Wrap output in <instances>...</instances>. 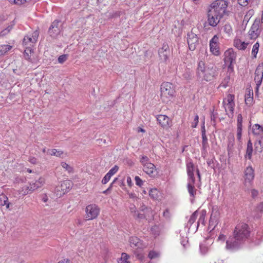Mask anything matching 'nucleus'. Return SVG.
Listing matches in <instances>:
<instances>
[{
	"instance_id": "nucleus-4",
	"label": "nucleus",
	"mask_w": 263,
	"mask_h": 263,
	"mask_svg": "<svg viewBox=\"0 0 263 263\" xmlns=\"http://www.w3.org/2000/svg\"><path fill=\"white\" fill-rule=\"evenodd\" d=\"M234 100V96L229 94L223 101V106L225 108L227 114L230 118H232L233 116L235 106Z\"/></svg>"
},
{
	"instance_id": "nucleus-61",
	"label": "nucleus",
	"mask_w": 263,
	"mask_h": 263,
	"mask_svg": "<svg viewBox=\"0 0 263 263\" xmlns=\"http://www.w3.org/2000/svg\"><path fill=\"white\" fill-rule=\"evenodd\" d=\"M148 158L146 156H143L141 160H140V161L143 164V165H144V163H145V162H148Z\"/></svg>"
},
{
	"instance_id": "nucleus-48",
	"label": "nucleus",
	"mask_w": 263,
	"mask_h": 263,
	"mask_svg": "<svg viewBox=\"0 0 263 263\" xmlns=\"http://www.w3.org/2000/svg\"><path fill=\"white\" fill-rule=\"evenodd\" d=\"M135 180L137 185L141 186L143 185V181L139 176H136Z\"/></svg>"
},
{
	"instance_id": "nucleus-42",
	"label": "nucleus",
	"mask_w": 263,
	"mask_h": 263,
	"mask_svg": "<svg viewBox=\"0 0 263 263\" xmlns=\"http://www.w3.org/2000/svg\"><path fill=\"white\" fill-rule=\"evenodd\" d=\"M22 192L23 195H27L32 192V189L30 187V185L25 186L22 188Z\"/></svg>"
},
{
	"instance_id": "nucleus-57",
	"label": "nucleus",
	"mask_w": 263,
	"mask_h": 263,
	"mask_svg": "<svg viewBox=\"0 0 263 263\" xmlns=\"http://www.w3.org/2000/svg\"><path fill=\"white\" fill-rule=\"evenodd\" d=\"M241 134H242V129H237V139L239 142H240L241 140Z\"/></svg>"
},
{
	"instance_id": "nucleus-53",
	"label": "nucleus",
	"mask_w": 263,
	"mask_h": 263,
	"mask_svg": "<svg viewBox=\"0 0 263 263\" xmlns=\"http://www.w3.org/2000/svg\"><path fill=\"white\" fill-rule=\"evenodd\" d=\"M200 250L202 254H204L208 252V247H206L205 246L200 245Z\"/></svg>"
},
{
	"instance_id": "nucleus-47",
	"label": "nucleus",
	"mask_w": 263,
	"mask_h": 263,
	"mask_svg": "<svg viewBox=\"0 0 263 263\" xmlns=\"http://www.w3.org/2000/svg\"><path fill=\"white\" fill-rule=\"evenodd\" d=\"M151 231L155 235H158L159 234V228L157 226L152 227Z\"/></svg>"
},
{
	"instance_id": "nucleus-41",
	"label": "nucleus",
	"mask_w": 263,
	"mask_h": 263,
	"mask_svg": "<svg viewBox=\"0 0 263 263\" xmlns=\"http://www.w3.org/2000/svg\"><path fill=\"white\" fill-rule=\"evenodd\" d=\"M8 198L5 195H2L0 197V205L4 206L8 202Z\"/></svg>"
},
{
	"instance_id": "nucleus-2",
	"label": "nucleus",
	"mask_w": 263,
	"mask_h": 263,
	"mask_svg": "<svg viewBox=\"0 0 263 263\" xmlns=\"http://www.w3.org/2000/svg\"><path fill=\"white\" fill-rule=\"evenodd\" d=\"M250 233L248 224L245 223L238 224L235 227L233 236L230 237L227 240V249L232 251L239 248L243 242L249 237Z\"/></svg>"
},
{
	"instance_id": "nucleus-7",
	"label": "nucleus",
	"mask_w": 263,
	"mask_h": 263,
	"mask_svg": "<svg viewBox=\"0 0 263 263\" xmlns=\"http://www.w3.org/2000/svg\"><path fill=\"white\" fill-rule=\"evenodd\" d=\"M224 62L225 65L228 66L229 69L233 68V64L235 62L236 53L231 48L227 50L224 53Z\"/></svg>"
},
{
	"instance_id": "nucleus-34",
	"label": "nucleus",
	"mask_w": 263,
	"mask_h": 263,
	"mask_svg": "<svg viewBox=\"0 0 263 263\" xmlns=\"http://www.w3.org/2000/svg\"><path fill=\"white\" fill-rule=\"evenodd\" d=\"M62 167L64 168L66 171L68 172L69 173H72L73 172V169L72 167L67 164L66 162H61Z\"/></svg>"
},
{
	"instance_id": "nucleus-58",
	"label": "nucleus",
	"mask_w": 263,
	"mask_h": 263,
	"mask_svg": "<svg viewBox=\"0 0 263 263\" xmlns=\"http://www.w3.org/2000/svg\"><path fill=\"white\" fill-rule=\"evenodd\" d=\"M134 217L136 218H143V214L139 213L137 211H135V214H134Z\"/></svg>"
},
{
	"instance_id": "nucleus-5",
	"label": "nucleus",
	"mask_w": 263,
	"mask_h": 263,
	"mask_svg": "<svg viewBox=\"0 0 263 263\" xmlns=\"http://www.w3.org/2000/svg\"><path fill=\"white\" fill-rule=\"evenodd\" d=\"M175 92L173 85L168 82H164L161 86V97L170 98L173 97Z\"/></svg>"
},
{
	"instance_id": "nucleus-17",
	"label": "nucleus",
	"mask_w": 263,
	"mask_h": 263,
	"mask_svg": "<svg viewBox=\"0 0 263 263\" xmlns=\"http://www.w3.org/2000/svg\"><path fill=\"white\" fill-rule=\"evenodd\" d=\"M195 180H187V189L188 192L191 197V200L193 201L194 200L196 193H197V189H195L194 184H195Z\"/></svg>"
},
{
	"instance_id": "nucleus-40",
	"label": "nucleus",
	"mask_w": 263,
	"mask_h": 263,
	"mask_svg": "<svg viewBox=\"0 0 263 263\" xmlns=\"http://www.w3.org/2000/svg\"><path fill=\"white\" fill-rule=\"evenodd\" d=\"M12 29V26H8L7 28L0 32V38L8 34Z\"/></svg>"
},
{
	"instance_id": "nucleus-9",
	"label": "nucleus",
	"mask_w": 263,
	"mask_h": 263,
	"mask_svg": "<svg viewBox=\"0 0 263 263\" xmlns=\"http://www.w3.org/2000/svg\"><path fill=\"white\" fill-rule=\"evenodd\" d=\"M263 79V64H259L255 71L254 81L256 83V91H258Z\"/></svg>"
},
{
	"instance_id": "nucleus-45",
	"label": "nucleus",
	"mask_w": 263,
	"mask_h": 263,
	"mask_svg": "<svg viewBox=\"0 0 263 263\" xmlns=\"http://www.w3.org/2000/svg\"><path fill=\"white\" fill-rule=\"evenodd\" d=\"M39 31L35 30V31L33 32V33L32 34V36L31 37L32 38V43H34L36 42L37 38L39 37Z\"/></svg>"
},
{
	"instance_id": "nucleus-26",
	"label": "nucleus",
	"mask_w": 263,
	"mask_h": 263,
	"mask_svg": "<svg viewBox=\"0 0 263 263\" xmlns=\"http://www.w3.org/2000/svg\"><path fill=\"white\" fill-rule=\"evenodd\" d=\"M255 212L256 213L255 216L257 218H260L263 214V202L259 203L256 207Z\"/></svg>"
},
{
	"instance_id": "nucleus-36",
	"label": "nucleus",
	"mask_w": 263,
	"mask_h": 263,
	"mask_svg": "<svg viewBox=\"0 0 263 263\" xmlns=\"http://www.w3.org/2000/svg\"><path fill=\"white\" fill-rule=\"evenodd\" d=\"M259 44L258 43H256L253 46L252 54L254 58H256V55L258 52Z\"/></svg>"
},
{
	"instance_id": "nucleus-25",
	"label": "nucleus",
	"mask_w": 263,
	"mask_h": 263,
	"mask_svg": "<svg viewBox=\"0 0 263 263\" xmlns=\"http://www.w3.org/2000/svg\"><path fill=\"white\" fill-rule=\"evenodd\" d=\"M234 137L233 135H229L228 137V147L227 150L229 152L232 151L234 145Z\"/></svg>"
},
{
	"instance_id": "nucleus-19",
	"label": "nucleus",
	"mask_w": 263,
	"mask_h": 263,
	"mask_svg": "<svg viewBox=\"0 0 263 263\" xmlns=\"http://www.w3.org/2000/svg\"><path fill=\"white\" fill-rule=\"evenodd\" d=\"M129 242L130 247L133 248L138 249L142 248L143 247V245L141 241H140V239L137 237L133 236L130 237Z\"/></svg>"
},
{
	"instance_id": "nucleus-49",
	"label": "nucleus",
	"mask_w": 263,
	"mask_h": 263,
	"mask_svg": "<svg viewBox=\"0 0 263 263\" xmlns=\"http://www.w3.org/2000/svg\"><path fill=\"white\" fill-rule=\"evenodd\" d=\"M111 177V176L110 175L107 173L103 178L102 180V183L104 184H106L110 180Z\"/></svg>"
},
{
	"instance_id": "nucleus-10",
	"label": "nucleus",
	"mask_w": 263,
	"mask_h": 263,
	"mask_svg": "<svg viewBox=\"0 0 263 263\" xmlns=\"http://www.w3.org/2000/svg\"><path fill=\"white\" fill-rule=\"evenodd\" d=\"M59 24V21L55 20L50 26L48 33L51 37L55 38L60 34L61 28Z\"/></svg>"
},
{
	"instance_id": "nucleus-3",
	"label": "nucleus",
	"mask_w": 263,
	"mask_h": 263,
	"mask_svg": "<svg viewBox=\"0 0 263 263\" xmlns=\"http://www.w3.org/2000/svg\"><path fill=\"white\" fill-rule=\"evenodd\" d=\"M196 73L198 78L201 81H214L218 76L216 67L212 65H205L204 61L202 60L198 62Z\"/></svg>"
},
{
	"instance_id": "nucleus-22",
	"label": "nucleus",
	"mask_w": 263,
	"mask_h": 263,
	"mask_svg": "<svg viewBox=\"0 0 263 263\" xmlns=\"http://www.w3.org/2000/svg\"><path fill=\"white\" fill-rule=\"evenodd\" d=\"M60 187L61 190L63 191L64 193L68 192L72 186V182L69 180H66L61 182Z\"/></svg>"
},
{
	"instance_id": "nucleus-33",
	"label": "nucleus",
	"mask_w": 263,
	"mask_h": 263,
	"mask_svg": "<svg viewBox=\"0 0 263 263\" xmlns=\"http://www.w3.org/2000/svg\"><path fill=\"white\" fill-rule=\"evenodd\" d=\"M128 255L125 253H122L121 254V257L119 259H118V263H130L129 261H127V260L128 258Z\"/></svg>"
},
{
	"instance_id": "nucleus-38",
	"label": "nucleus",
	"mask_w": 263,
	"mask_h": 263,
	"mask_svg": "<svg viewBox=\"0 0 263 263\" xmlns=\"http://www.w3.org/2000/svg\"><path fill=\"white\" fill-rule=\"evenodd\" d=\"M61 187H60V185H59L57 186L54 189V192L57 197H61L62 195H64L65 193L63 191L61 190Z\"/></svg>"
},
{
	"instance_id": "nucleus-35",
	"label": "nucleus",
	"mask_w": 263,
	"mask_h": 263,
	"mask_svg": "<svg viewBox=\"0 0 263 263\" xmlns=\"http://www.w3.org/2000/svg\"><path fill=\"white\" fill-rule=\"evenodd\" d=\"M158 191L156 189H151L149 192V195L150 197L153 199H157L158 197Z\"/></svg>"
},
{
	"instance_id": "nucleus-6",
	"label": "nucleus",
	"mask_w": 263,
	"mask_h": 263,
	"mask_svg": "<svg viewBox=\"0 0 263 263\" xmlns=\"http://www.w3.org/2000/svg\"><path fill=\"white\" fill-rule=\"evenodd\" d=\"M85 212L87 220H93L98 217L100 212V209L96 204H91L86 207Z\"/></svg>"
},
{
	"instance_id": "nucleus-24",
	"label": "nucleus",
	"mask_w": 263,
	"mask_h": 263,
	"mask_svg": "<svg viewBox=\"0 0 263 263\" xmlns=\"http://www.w3.org/2000/svg\"><path fill=\"white\" fill-rule=\"evenodd\" d=\"M252 133L256 137L263 134V127L258 124H254L252 127Z\"/></svg>"
},
{
	"instance_id": "nucleus-27",
	"label": "nucleus",
	"mask_w": 263,
	"mask_h": 263,
	"mask_svg": "<svg viewBox=\"0 0 263 263\" xmlns=\"http://www.w3.org/2000/svg\"><path fill=\"white\" fill-rule=\"evenodd\" d=\"M234 44L236 47L240 50H244L246 48L248 43L245 42H241L240 40H237L235 41Z\"/></svg>"
},
{
	"instance_id": "nucleus-23",
	"label": "nucleus",
	"mask_w": 263,
	"mask_h": 263,
	"mask_svg": "<svg viewBox=\"0 0 263 263\" xmlns=\"http://www.w3.org/2000/svg\"><path fill=\"white\" fill-rule=\"evenodd\" d=\"M253 151V150L252 143L250 140H249L247 143L246 153L245 155V158L246 159L251 160L252 158Z\"/></svg>"
},
{
	"instance_id": "nucleus-60",
	"label": "nucleus",
	"mask_w": 263,
	"mask_h": 263,
	"mask_svg": "<svg viewBox=\"0 0 263 263\" xmlns=\"http://www.w3.org/2000/svg\"><path fill=\"white\" fill-rule=\"evenodd\" d=\"M183 77L185 78L186 79H191L192 77V75L191 74L190 72L186 71L185 73H184L183 75Z\"/></svg>"
},
{
	"instance_id": "nucleus-55",
	"label": "nucleus",
	"mask_w": 263,
	"mask_h": 263,
	"mask_svg": "<svg viewBox=\"0 0 263 263\" xmlns=\"http://www.w3.org/2000/svg\"><path fill=\"white\" fill-rule=\"evenodd\" d=\"M238 3L242 6H246L248 4L249 0H237Z\"/></svg>"
},
{
	"instance_id": "nucleus-28",
	"label": "nucleus",
	"mask_w": 263,
	"mask_h": 263,
	"mask_svg": "<svg viewBox=\"0 0 263 263\" xmlns=\"http://www.w3.org/2000/svg\"><path fill=\"white\" fill-rule=\"evenodd\" d=\"M248 93L245 96V102L248 105H250L253 101V91L250 90L248 91Z\"/></svg>"
},
{
	"instance_id": "nucleus-44",
	"label": "nucleus",
	"mask_w": 263,
	"mask_h": 263,
	"mask_svg": "<svg viewBox=\"0 0 263 263\" xmlns=\"http://www.w3.org/2000/svg\"><path fill=\"white\" fill-rule=\"evenodd\" d=\"M68 58L67 54H63L60 55L58 59V62L60 64H62L65 62Z\"/></svg>"
},
{
	"instance_id": "nucleus-63",
	"label": "nucleus",
	"mask_w": 263,
	"mask_h": 263,
	"mask_svg": "<svg viewBox=\"0 0 263 263\" xmlns=\"http://www.w3.org/2000/svg\"><path fill=\"white\" fill-rule=\"evenodd\" d=\"M29 161L32 164H36L37 163V160L34 157L29 158Z\"/></svg>"
},
{
	"instance_id": "nucleus-21",
	"label": "nucleus",
	"mask_w": 263,
	"mask_h": 263,
	"mask_svg": "<svg viewBox=\"0 0 263 263\" xmlns=\"http://www.w3.org/2000/svg\"><path fill=\"white\" fill-rule=\"evenodd\" d=\"M155 166L151 162H145L144 163L143 170L147 174L152 175L155 171Z\"/></svg>"
},
{
	"instance_id": "nucleus-43",
	"label": "nucleus",
	"mask_w": 263,
	"mask_h": 263,
	"mask_svg": "<svg viewBox=\"0 0 263 263\" xmlns=\"http://www.w3.org/2000/svg\"><path fill=\"white\" fill-rule=\"evenodd\" d=\"M32 37L29 36H25L24 37L23 44L24 46H27L28 43H32Z\"/></svg>"
},
{
	"instance_id": "nucleus-59",
	"label": "nucleus",
	"mask_w": 263,
	"mask_h": 263,
	"mask_svg": "<svg viewBox=\"0 0 263 263\" xmlns=\"http://www.w3.org/2000/svg\"><path fill=\"white\" fill-rule=\"evenodd\" d=\"M230 80V77L229 76H227L224 80V82L222 83V86L224 87H226L227 85V83L229 82Z\"/></svg>"
},
{
	"instance_id": "nucleus-31",
	"label": "nucleus",
	"mask_w": 263,
	"mask_h": 263,
	"mask_svg": "<svg viewBox=\"0 0 263 263\" xmlns=\"http://www.w3.org/2000/svg\"><path fill=\"white\" fill-rule=\"evenodd\" d=\"M254 11L253 9H250L247 11L246 15L244 16L243 23H245V22H246V23H247L250 18L254 15Z\"/></svg>"
},
{
	"instance_id": "nucleus-16",
	"label": "nucleus",
	"mask_w": 263,
	"mask_h": 263,
	"mask_svg": "<svg viewBox=\"0 0 263 263\" xmlns=\"http://www.w3.org/2000/svg\"><path fill=\"white\" fill-rule=\"evenodd\" d=\"M202 135V154H206L207 153V149L209 147L208 138L205 134V129L204 125H203L202 127L201 130Z\"/></svg>"
},
{
	"instance_id": "nucleus-32",
	"label": "nucleus",
	"mask_w": 263,
	"mask_h": 263,
	"mask_svg": "<svg viewBox=\"0 0 263 263\" xmlns=\"http://www.w3.org/2000/svg\"><path fill=\"white\" fill-rule=\"evenodd\" d=\"M255 149L259 152H261L263 149V142L258 140L256 138V141L254 143Z\"/></svg>"
},
{
	"instance_id": "nucleus-54",
	"label": "nucleus",
	"mask_w": 263,
	"mask_h": 263,
	"mask_svg": "<svg viewBox=\"0 0 263 263\" xmlns=\"http://www.w3.org/2000/svg\"><path fill=\"white\" fill-rule=\"evenodd\" d=\"M199 117L198 115H196L194 120V122L192 123V127L195 128L197 126L198 123Z\"/></svg>"
},
{
	"instance_id": "nucleus-46",
	"label": "nucleus",
	"mask_w": 263,
	"mask_h": 263,
	"mask_svg": "<svg viewBox=\"0 0 263 263\" xmlns=\"http://www.w3.org/2000/svg\"><path fill=\"white\" fill-rule=\"evenodd\" d=\"M119 167L117 165H115L112 168H111L109 172L107 173L109 175L112 176L115 173L117 172L118 171Z\"/></svg>"
},
{
	"instance_id": "nucleus-1",
	"label": "nucleus",
	"mask_w": 263,
	"mask_h": 263,
	"mask_svg": "<svg viewBox=\"0 0 263 263\" xmlns=\"http://www.w3.org/2000/svg\"><path fill=\"white\" fill-rule=\"evenodd\" d=\"M229 3L225 0H216L210 6L208 12V23L213 27H216L224 15H228Z\"/></svg>"
},
{
	"instance_id": "nucleus-30",
	"label": "nucleus",
	"mask_w": 263,
	"mask_h": 263,
	"mask_svg": "<svg viewBox=\"0 0 263 263\" xmlns=\"http://www.w3.org/2000/svg\"><path fill=\"white\" fill-rule=\"evenodd\" d=\"M48 152L52 156L61 157L63 154V152L61 151H58L56 149H48Z\"/></svg>"
},
{
	"instance_id": "nucleus-13",
	"label": "nucleus",
	"mask_w": 263,
	"mask_h": 263,
	"mask_svg": "<svg viewBox=\"0 0 263 263\" xmlns=\"http://www.w3.org/2000/svg\"><path fill=\"white\" fill-rule=\"evenodd\" d=\"M170 50L167 43H163L162 47L159 50V55L160 59L166 62L170 55Z\"/></svg>"
},
{
	"instance_id": "nucleus-29",
	"label": "nucleus",
	"mask_w": 263,
	"mask_h": 263,
	"mask_svg": "<svg viewBox=\"0 0 263 263\" xmlns=\"http://www.w3.org/2000/svg\"><path fill=\"white\" fill-rule=\"evenodd\" d=\"M12 48L11 46L8 45H0V57L4 55Z\"/></svg>"
},
{
	"instance_id": "nucleus-50",
	"label": "nucleus",
	"mask_w": 263,
	"mask_h": 263,
	"mask_svg": "<svg viewBox=\"0 0 263 263\" xmlns=\"http://www.w3.org/2000/svg\"><path fill=\"white\" fill-rule=\"evenodd\" d=\"M31 0H15V4L17 5H24L26 3H30Z\"/></svg>"
},
{
	"instance_id": "nucleus-18",
	"label": "nucleus",
	"mask_w": 263,
	"mask_h": 263,
	"mask_svg": "<svg viewBox=\"0 0 263 263\" xmlns=\"http://www.w3.org/2000/svg\"><path fill=\"white\" fill-rule=\"evenodd\" d=\"M186 170L188 176L187 180H195L194 172L196 171V169L192 162L189 161L186 163Z\"/></svg>"
},
{
	"instance_id": "nucleus-51",
	"label": "nucleus",
	"mask_w": 263,
	"mask_h": 263,
	"mask_svg": "<svg viewBox=\"0 0 263 263\" xmlns=\"http://www.w3.org/2000/svg\"><path fill=\"white\" fill-rule=\"evenodd\" d=\"M36 184H38L37 186H39V188L41 187L45 183V179L43 178H40L37 180H36L35 182Z\"/></svg>"
},
{
	"instance_id": "nucleus-52",
	"label": "nucleus",
	"mask_w": 263,
	"mask_h": 263,
	"mask_svg": "<svg viewBox=\"0 0 263 263\" xmlns=\"http://www.w3.org/2000/svg\"><path fill=\"white\" fill-rule=\"evenodd\" d=\"M158 256V254L155 251H151L149 252L148 257L151 259H153V258H155L157 257Z\"/></svg>"
},
{
	"instance_id": "nucleus-12",
	"label": "nucleus",
	"mask_w": 263,
	"mask_h": 263,
	"mask_svg": "<svg viewBox=\"0 0 263 263\" xmlns=\"http://www.w3.org/2000/svg\"><path fill=\"white\" fill-rule=\"evenodd\" d=\"M187 36L189 48L191 50L193 51L196 49V46L198 44V37L196 34L193 32L189 33L187 34Z\"/></svg>"
},
{
	"instance_id": "nucleus-62",
	"label": "nucleus",
	"mask_w": 263,
	"mask_h": 263,
	"mask_svg": "<svg viewBox=\"0 0 263 263\" xmlns=\"http://www.w3.org/2000/svg\"><path fill=\"white\" fill-rule=\"evenodd\" d=\"M163 216L166 218L170 217V214L168 210H166L163 212Z\"/></svg>"
},
{
	"instance_id": "nucleus-8",
	"label": "nucleus",
	"mask_w": 263,
	"mask_h": 263,
	"mask_svg": "<svg viewBox=\"0 0 263 263\" xmlns=\"http://www.w3.org/2000/svg\"><path fill=\"white\" fill-rule=\"evenodd\" d=\"M261 26L260 21L256 19L252 25L249 32V36L251 39H256L260 34Z\"/></svg>"
},
{
	"instance_id": "nucleus-15",
	"label": "nucleus",
	"mask_w": 263,
	"mask_h": 263,
	"mask_svg": "<svg viewBox=\"0 0 263 263\" xmlns=\"http://www.w3.org/2000/svg\"><path fill=\"white\" fill-rule=\"evenodd\" d=\"M157 119L160 125L164 128L167 129L171 126V120L165 115H159Z\"/></svg>"
},
{
	"instance_id": "nucleus-39",
	"label": "nucleus",
	"mask_w": 263,
	"mask_h": 263,
	"mask_svg": "<svg viewBox=\"0 0 263 263\" xmlns=\"http://www.w3.org/2000/svg\"><path fill=\"white\" fill-rule=\"evenodd\" d=\"M197 211L194 212L191 216L190 219L189 220L188 223L192 225L196 220L197 217Z\"/></svg>"
},
{
	"instance_id": "nucleus-11",
	"label": "nucleus",
	"mask_w": 263,
	"mask_h": 263,
	"mask_svg": "<svg viewBox=\"0 0 263 263\" xmlns=\"http://www.w3.org/2000/svg\"><path fill=\"white\" fill-rule=\"evenodd\" d=\"M219 37L215 35L210 41V51L215 55H218L220 54L218 47Z\"/></svg>"
},
{
	"instance_id": "nucleus-37",
	"label": "nucleus",
	"mask_w": 263,
	"mask_h": 263,
	"mask_svg": "<svg viewBox=\"0 0 263 263\" xmlns=\"http://www.w3.org/2000/svg\"><path fill=\"white\" fill-rule=\"evenodd\" d=\"M31 50H32L30 47L26 48V49L25 50L24 53L25 59L29 61H31V56L29 55V53L31 52Z\"/></svg>"
},
{
	"instance_id": "nucleus-56",
	"label": "nucleus",
	"mask_w": 263,
	"mask_h": 263,
	"mask_svg": "<svg viewBox=\"0 0 263 263\" xmlns=\"http://www.w3.org/2000/svg\"><path fill=\"white\" fill-rule=\"evenodd\" d=\"M29 185L32 192L39 188V186H37L38 184H36L35 182L30 183Z\"/></svg>"
},
{
	"instance_id": "nucleus-14",
	"label": "nucleus",
	"mask_w": 263,
	"mask_h": 263,
	"mask_svg": "<svg viewBox=\"0 0 263 263\" xmlns=\"http://www.w3.org/2000/svg\"><path fill=\"white\" fill-rule=\"evenodd\" d=\"M254 170L250 166H248L245 171V185H249L254 179Z\"/></svg>"
},
{
	"instance_id": "nucleus-20",
	"label": "nucleus",
	"mask_w": 263,
	"mask_h": 263,
	"mask_svg": "<svg viewBox=\"0 0 263 263\" xmlns=\"http://www.w3.org/2000/svg\"><path fill=\"white\" fill-rule=\"evenodd\" d=\"M219 213L217 208H213L210 219V224L213 225L217 223L219 218Z\"/></svg>"
},
{
	"instance_id": "nucleus-64",
	"label": "nucleus",
	"mask_w": 263,
	"mask_h": 263,
	"mask_svg": "<svg viewBox=\"0 0 263 263\" xmlns=\"http://www.w3.org/2000/svg\"><path fill=\"white\" fill-rule=\"evenodd\" d=\"M127 183L129 186H132L133 185L132 179L129 176L127 177Z\"/></svg>"
}]
</instances>
